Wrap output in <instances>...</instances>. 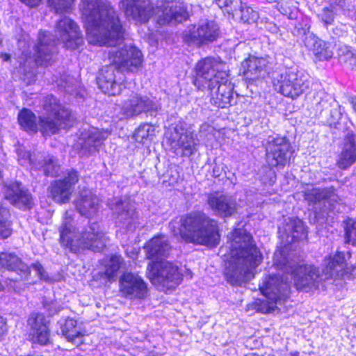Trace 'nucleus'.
Instances as JSON below:
<instances>
[{
  "mask_svg": "<svg viewBox=\"0 0 356 356\" xmlns=\"http://www.w3.org/2000/svg\"><path fill=\"white\" fill-rule=\"evenodd\" d=\"M99 201L98 197L89 190L81 192L76 201V207L81 216L87 218L94 216L98 211Z\"/></svg>",
  "mask_w": 356,
  "mask_h": 356,
  "instance_id": "7c9ffc66",
  "label": "nucleus"
},
{
  "mask_svg": "<svg viewBox=\"0 0 356 356\" xmlns=\"http://www.w3.org/2000/svg\"><path fill=\"white\" fill-rule=\"evenodd\" d=\"M147 270L148 278L155 285L172 287L182 280L177 266L169 261L149 263Z\"/></svg>",
  "mask_w": 356,
  "mask_h": 356,
  "instance_id": "9b49d317",
  "label": "nucleus"
},
{
  "mask_svg": "<svg viewBox=\"0 0 356 356\" xmlns=\"http://www.w3.org/2000/svg\"><path fill=\"white\" fill-rule=\"evenodd\" d=\"M20 1L22 3H24V4L29 6H31V7L37 6L41 1V0H20Z\"/></svg>",
  "mask_w": 356,
  "mask_h": 356,
  "instance_id": "052dcab7",
  "label": "nucleus"
},
{
  "mask_svg": "<svg viewBox=\"0 0 356 356\" xmlns=\"http://www.w3.org/2000/svg\"><path fill=\"white\" fill-rule=\"evenodd\" d=\"M9 211L0 203V238H6L12 234Z\"/></svg>",
  "mask_w": 356,
  "mask_h": 356,
  "instance_id": "37998d69",
  "label": "nucleus"
},
{
  "mask_svg": "<svg viewBox=\"0 0 356 356\" xmlns=\"http://www.w3.org/2000/svg\"><path fill=\"white\" fill-rule=\"evenodd\" d=\"M110 132L105 129H99L90 127L85 129L81 134L77 145L80 147L82 156H89L98 150L103 142L108 138Z\"/></svg>",
  "mask_w": 356,
  "mask_h": 356,
  "instance_id": "aec40b11",
  "label": "nucleus"
},
{
  "mask_svg": "<svg viewBox=\"0 0 356 356\" xmlns=\"http://www.w3.org/2000/svg\"><path fill=\"white\" fill-rule=\"evenodd\" d=\"M207 203L216 215L222 218L231 216L236 210V200L220 192L210 193L207 197Z\"/></svg>",
  "mask_w": 356,
  "mask_h": 356,
  "instance_id": "b1692460",
  "label": "nucleus"
},
{
  "mask_svg": "<svg viewBox=\"0 0 356 356\" xmlns=\"http://www.w3.org/2000/svg\"><path fill=\"white\" fill-rule=\"evenodd\" d=\"M266 175L261 178L263 183L265 184L273 185L276 181L275 172L271 168L266 169Z\"/></svg>",
  "mask_w": 356,
  "mask_h": 356,
  "instance_id": "5fc2aeb1",
  "label": "nucleus"
},
{
  "mask_svg": "<svg viewBox=\"0 0 356 356\" xmlns=\"http://www.w3.org/2000/svg\"><path fill=\"white\" fill-rule=\"evenodd\" d=\"M43 108L50 115H55L58 118H63L64 116V114H62L63 110H68L62 106L58 103L57 99L53 95H48L44 98Z\"/></svg>",
  "mask_w": 356,
  "mask_h": 356,
  "instance_id": "a19ab883",
  "label": "nucleus"
},
{
  "mask_svg": "<svg viewBox=\"0 0 356 356\" xmlns=\"http://www.w3.org/2000/svg\"><path fill=\"white\" fill-rule=\"evenodd\" d=\"M7 331L5 321L0 317V337H1Z\"/></svg>",
  "mask_w": 356,
  "mask_h": 356,
  "instance_id": "680f3d73",
  "label": "nucleus"
},
{
  "mask_svg": "<svg viewBox=\"0 0 356 356\" xmlns=\"http://www.w3.org/2000/svg\"><path fill=\"white\" fill-rule=\"evenodd\" d=\"M31 267L37 273L40 280L49 283L55 282V279L48 275L43 266L39 262L33 264Z\"/></svg>",
  "mask_w": 356,
  "mask_h": 356,
  "instance_id": "864d4df0",
  "label": "nucleus"
},
{
  "mask_svg": "<svg viewBox=\"0 0 356 356\" xmlns=\"http://www.w3.org/2000/svg\"><path fill=\"white\" fill-rule=\"evenodd\" d=\"M125 15L136 23H145L155 13L160 25H177L186 21L189 14L186 4L180 0L158 1L156 10L149 0H121Z\"/></svg>",
  "mask_w": 356,
  "mask_h": 356,
  "instance_id": "7ed1b4c3",
  "label": "nucleus"
},
{
  "mask_svg": "<svg viewBox=\"0 0 356 356\" xmlns=\"http://www.w3.org/2000/svg\"><path fill=\"white\" fill-rule=\"evenodd\" d=\"M120 290L122 296L130 300H143L147 293L146 283L138 274L124 273L120 279Z\"/></svg>",
  "mask_w": 356,
  "mask_h": 356,
  "instance_id": "6ab92c4d",
  "label": "nucleus"
},
{
  "mask_svg": "<svg viewBox=\"0 0 356 356\" xmlns=\"http://www.w3.org/2000/svg\"><path fill=\"white\" fill-rule=\"evenodd\" d=\"M111 209L116 218V224L121 228L131 229L134 222L136 211L128 200L114 199L109 204Z\"/></svg>",
  "mask_w": 356,
  "mask_h": 356,
  "instance_id": "5701e85b",
  "label": "nucleus"
},
{
  "mask_svg": "<svg viewBox=\"0 0 356 356\" xmlns=\"http://www.w3.org/2000/svg\"><path fill=\"white\" fill-rule=\"evenodd\" d=\"M169 143L176 155L190 156L197 150L199 140L185 123L179 122L171 133Z\"/></svg>",
  "mask_w": 356,
  "mask_h": 356,
  "instance_id": "9d476101",
  "label": "nucleus"
},
{
  "mask_svg": "<svg viewBox=\"0 0 356 356\" xmlns=\"http://www.w3.org/2000/svg\"><path fill=\"white\" fill-rule=\"evenodd\" d=\"M239 17L241 21L243 23H254L258 19V13L254 10L251 7L247 6L246 3H243L242 1L238 10L235 13V16Z\"/></svg>",
  "mask_w": 356,
  "mask_h": 356,
  "instance_id": "79ce46f5",
  "label": "nucleus"
},
{
  "mask_svg": "<svg viewBox=\"0 0 356 356\" xmlns=\"http://www.w3.org/2000/svg\"><path fill=\"white\" fill-rule=\"evenodd\" d=\"M273 83L281 94L292 99L307 93L312 85L309 74L296 68H289L275 74Z\"/></svg>",
  "mask_w": 356,
  "mask_h": 356,
  "instance_id": "0eeeda50",
  "label": "nucleus"
},
{
  "mask_svg": "<svg viewBox=\"0 0 356 356\" xmlns=\"http://www.w3.org/2000/svg\"><path fill=\"white\" fill-rule=\"evenodd\" d=\"M79 175L77 171H69L63 179L51 182L49 187L51 197L58 204H65L70 201L74 190V186L79 181Z\"/></svg>",
  "mask_w": 356,
  "mask_h": 356,
  "instance_id": "f3484780",
  "label": "nucleus"
},
{
  "mask_svg": "<svg viewBox=\"0 0 356 356\" xmlns=\"http://www.w3.org/2000/svg\"><path fill=\"white\" fill-rule=\"evenodd\" d=\"M318 104L320 106H321V107L323 109H326L327 107V106L328 105L327 101H324V100L321 101Z\"/></svg>",
  "mask_w": 356,
  "mask_h": 356,
  "instance_id": "0e129e2a",
  "label": "nucleus"
},
{
  "mask_svg": "<svg viewBox=\"0 0 356 356\" xmlns=\"http://www.w3.org/2000/svg\"><path fill=\"white\" fill-rule=\"evenodd\" d=\"M155 129L150 124H143L135 131L134 138L138 143H143L145 140H152L154 135Z\"/></svg>",
  "mask_w": 356,
  "mask_h": 356,
  "instance_id": "c03bdc74",
  "label": "nucleus"
},
{
  "mask_svg": "<svg viewBox=\"0 0 356 356\" xmlns=\"http://www.w3.org/2000/svg\"><path fill=\"white\" fill-rule=\"evenodd\" d=\"M330 3H332L337 9H343L345 1L344 0H330Z\"/></svg>",
  "mask_w": 356,
  "mask_h": 356,
  "instance_id": "bf43d9fd",
  "label": "nucleus"
},
{
  "mask_svg": "<svg viewBox=\"0 0 356 356\" xmlns=\"http://www.w3.org/2000/svg\"><path fill=\"white\" fill-rule=\"evenodd\" d=\"M303 41L307 49L311 50L319 60H328L332 57L333 51L331 45L319 39L315 35H308L303 39Z\"/></svg>",
  "mask_w": 356,
  "mask_h": 356,
  "instance_id": "72a5a7b5",
  "label": "nucleus"
},
{
  "mask_svg": "<svg viewBox=\"0 0 356 356\" xmlns=\"http://www.w3.org/2000/svg\"><path fill=\"white\" fill-rule=\"evenodd\" d=\"M80 10L88 42L100 46H113L109 60L121 72L136 73L143 65V54L131 45L115 47L123 38L118 15L107 0H81Z\"/></svg>",
  "mask_w": 356,
  "mask_h": 356,
  "instance_id": "f257e3e1",
  "label": "nucleus"
},
{
  "mask_svg": "<svg viewBox=\"0 0 356 356\" xmlns=\"http://www.w3.org/2000/svg\"><path fill=\"white\" fill-rule=\"evenodd\" d=\"M125 252L127 256L131 259L136 258L138 254V250L133 247H127Z\"/></svg>",
  "mask_w": 356,
  "mask_h": 356,
  "instance_id": "13d9d810",
  "label": "nucleus"
},
{
  "mask_svg": "<svg viewBox=\"0 0 356 356\" xmlns=\"http://www.w3.org/2000/svg\"><path fill=\"white\" fill-rule=\"evenodd\" d=\"M337 11L338 9L332 3H330L329 6L323 8L318 14V17L323 25L327 27L333 24Z\"/></svg>",
  "mask_w": 356,
  "mask_h": 356,
  "instance_id": "de8ad7c7",
  "label": "nucleus"
},
{
  "mask_svg": "<svg viewBox=\"0 0 356 356\" xmlns=\"http://www.w3.org/2000/svg\"><path fill=\"white\" fill-rule=\"evenodd\" d=\"M273 264L284 271L290 270L297 289L309 292L318 287L319 283L325 280L320 275L317 268L312 265H300L295 268L289 266V261L282 252H276L274 254Z\"/></svg>",
  "mask_w": 356,
  "mask_h": 356,
  "instance_id": "423d86ee",
  "label": "nucleus"
},
{
  "mask_svg": "<svg viewBox=\"0 0 356 356\" xmlns=\"http://www.w3.org/2000/svg\"><path fill=\"white\" fill-rule=\"evenodd\" d=\"M355 138L353 134L348 132L344 138L343 145L337 161V166L341 170L349 168L356 161Z\"/></svg>",
  "mask_w": 356,
  "mask_h": 356,
  "instance_id": "c756f323",
  "label": "nucleus"
},
{
  "mask_svg": "<svg viewBox=\"0 0 356 356\" xmlns=\"http://www.w3.org/2000/svg\"><path fill=\"white\" fill-rule=\"evenodd\" d=\"M207 88L211 93L212 104L226 108L235 103L234 86L228 79L227 71L220 72L216 77L214 83H210Z\"/></svg>",
  "mask_w": 356,
  "mask_h": 356,
  "instance_id": "f8f14e48",
  "label": "nucleus"
},
{
  "mask_svg": "<svg viewBox=\"0 0 356 356\" xmlns=\"http://www.w3.org/2000/svg\"><path fill=\"white\" fill-rule=\"evenodd\" d=\"M266 1L269 2V3H273V2H277L279 1L280 0H266Z\"/></svg>",
  "mask_w": 356,
  "mask_h": 356,
  "instance_id": "338daca9",
  "label": "nucleus"
},
{
  "mask_svg": "<svg viewBox=\"0 0 356 356\" xmlns=\"http://www.w3.org/2000/svg\"><path fill=\"white\" fill-rule=\"evenodd\" d=\"M174 236L186 243L216 246L220 241L217 221L202 211H193L169 224Z\"/></svg>",
  "mask_w": 356,
  "mask_h": 356,
  "instance_id": "20e7f679",
  "label": "nucleus"
},
{
  "mask_svg": "<svg viewBox=\"0 0 356 356\" xmlns=\"http://www.w3.org/2000/svg\"><path fill=\"white\" fill-rule=\"evenodd\" d=\"M38 153L33 152L31 154L29 152L26 151L22 147H19L17 149L18 156V161L21 165H31L33 168H35V165L38 161L37 158Z\"/></svg>",
  "mask_w": 356,
  "mask_h": 356,
  "instance_id": "a18cd8bd",
  "label": "nucleus"
},
{
  "mask_svg": "<svg viewBox=\"0 0 356 356\" xmlns=\"http://www.w3.org/2000/svg\"><path fill=\"white\" fill-rule=\"evenodd\" d=\"M349 253L346 254L342 252H337L334 255L329 256L325 259V267L323 270L324 279H330L339 275H343V271L346 267V261L350 258Z\"/></svg>",
  "mask_w": 356,
  "mask_h": 356,
  "instance_id": "c85d7f7f",
  "label": "nucleus"
},
{
  "mask_svg": "<svg viewBox=\"0 0 356 356\" xmlns=\"http://www.w3.org/2000/svg\"><path fill=\"white\" fill-rule=\"evenodd\" d=\"M45 307L47 309L49 314L51 316L57 314L61 309L60 306L56 302H51L50 304L45 305Z\"/></svg>",
  "mask_w": 356,
  "mask_h": 356,
  "instance_id": "4d7b16f0",
  "label": "nucleus"
},
{
  "mask_svg": "<svg viewBox=\"0 0 356 356\" xmlns=\"http://www.w3.org/2000/svg\"><path fill=\"white\" fill-rule=\"evenodd\" d=\"M332 108L330 111V116L327 119V122L330 127H334L337 129H342L341 123H345L347 118L343 114V108L339 106L337 103L332 100V103L329 104Z\"/></svg>",
  "mask_w": 356,
  "mask_h": 356,
  "instance_id": "58836bf2",
  "label": "nucleus"
},
{
  "mask_svg": "<svg viewBox=\"0 0 356 356\" xmlns=\"http://www.w3.org/2000/svg\"><path fill=\"white\" fill-rule=\"evenodd\" d=\"M266 161L270 167L283 168L290 161L292 147L285 136H268L265 144Z\"/></svg>",
  "mask_w": 356,
  "mask_h": 356,
  "instance_id": "1a4fd4ad",
  "label": "nucleus"
},
{
  "mask_svg": "<svg viewBox=\"0 0 356 356\" xmlns=\"http://www.w3.org/2000/svg\"><path fill=\"white\" fill-rule=\"evenodd\" d=\"M63 118L55 115L40 117L38 121V130L43 135H53L58 132L60 129H67L73 125L74 118L70 110H63Z\"/></svg>",
  "mask_w": 356,
  "mask_h": 356,
  "instance_id": "412c9836",
  "label": "nucleus"
},
{
  "mask_svg": "<svg viewBox=\"0 0 356 356\" xmlns=\"http://www.w3.org/2000/svg\"><path fill=\"white\" fill-rule=\"evenodd\" d=\"M2 60L5 62H8L10 60V56L8 54L4 53L1 56Z\"/></svg>",
  "mask_w": 356,
  "mask_h": 356,
  "instance_id": "e2e57ef3",
  "label": "nucleus"
},
{
  "mask_svg": "<svg viewBox=\"0 0 356 356\" xmlns=\"http://www.w3.org/2000/svg\"><path fill=\"white\" fill-rule=\"evenodd\" d=\"M268 64L266 58L250 56L242 63L243 74L250 80L264 78L268 73Z\"/></svg>",
  "mask_w": 356,
  "mask_h": 356,
  "instance_id": "bb28decb",
  "label": "nucleus"
},
{
  "mask_svg": "<svg viewBox=\"0 0 356 356\" xmlns=\"http://www.w3.org/2000/svg\"><path fill=\"white\" fill-rule=\"evenodd\" d=\"M310 22L307 18H302L296 24L293 30V34L298 37H305V38L309 34H313L309 32Z\"/></svg>",
  "mask_w": 356,
  "mask_h": 356,
  "instance_id": "8fccbe9b",
  "label": "nucleus"
},
{
  "mask_svg": "<svg viewBox=\"0 0 356 356\" xmlns=\"http://www.w3.org/2000/svg\"><path fill=\"white\" fill-rule=\"evenodd\" d=\"M227 71L226 64L218 58L207 57L199 61L195 67V86L202 90L214 83L220 72Z\"/></svg>",
  "mask_w": 356,
  "mask_h": 356,
  "instance_id": "ddd939ff",
  "label": "nucleus"
},
{
  "mask_svg": "<svg viewBox=\"0 0 356 356\" xmlns=\"http://www.w3.org/2000/svg\"><path fill=\"white\" fill-rule=\"evenodd\" d=\"M353 108H354L355 111L356 112V103L353 105Z\"/></svg>",
  "mask_w": 356,
  "mask_h": 356,
  "instance_id": "774afa93",
  "label": "nucleus"
},
{
  "mask_svg": "<svg viewBox=\"0 0 356 356\" xmlns=\"http://www.w3.org/2000/svg\"><path fill=\"white\" fill-rule=\"evenodd\" d=\"M346 243L353 245L356 243V221L349 220L345 228Z\"/></svg>",
  "mask_w": 356,
  "mask_h": 356,
  "instance_id": "603ef678",
  "label": "nucleus"
},
{
  "mask_svg": "<svg viewBox=\"0 0 356 356\" xmlns=\"http://www.w3.org/2000/svg\"><path fill=\"white\" fill-rule=\"evenodd\" d=\"M291 356H300V353L298 351H293L290 353Z\"/></svg>",
  "mask_w": 356,
  "mask_h": 356,
  "instance_id": "69168bd1",
  "label": "nucleus"
},
{
  "mask_svg": "<svg viewBox=\"0 0 356 356\" xmlns=\"http://www.w3.org/2000/svg\"><path fill=\"white\" fill-rule=\"evenodd\" d=\"M55 41L47 31H40L38 43L34 47V61L38 65H47L56 53Z\"/></svg>",
  "mask_w": 356,
  "mask_h": 356,
  "instance_id": "4be33fe9",
  "label": "nucleus"
},
{
  "mask_svg": "<svg viewBox=\"0 0 356 356\" xmlns=\"http://www.w3.org/2000/svg\"><path fill=\"white\" fill-rule=\"evenodd\" d=\"M59 232L61 245L69 248L72 252H76L81 249L101 252L108 241L103 229L97 222L76 231L73 219L68 211L65 213Z\"/></svg>",
  "mask_w": 356,
  "mask_h": 356,
  "instance_id": "39448f33",
  "label": "nucleus"
},
{
  "mask_svg": "<svg viewBox=\"0 0 356 356\" xmlns=\"http://www.w3.org/2000/svg\"><path fill=\"white\" fill-rule=\"evenodd\" d=\"M159 108V104L147 95L132 92L123 103L122 112L127 118H133L143 113L153 115Z\"/></svg>",
  "mask_w": 356,
  "mask_h": 356,
  "instance_id": "dca6fc26",
  "label": "nucleus"
},
{
  "mask_svg": "<svg viewBox=\"0 0 356 356\" xmlns=\"http://www.w3.org/2000/svg\"><path fill=\"white\" fill-rule=\"evenodd\" d=\"M4 195L12 204L19 209L29 208L31 204L30 193L24 190L18 182L5 185Z\"/></svg>",
  "mask_w": 356,
  "mask_h": 356,
  "instance_id": "cd10ccee",
  "label": "nucleus"
},
{
  "mask_svg": "<svg viewBox=\"0 0 356 356\" xmlns=\"http://www.w3.org/2000/svg\"><path fill=\"white\" fill-rule=\"evenodd\" d=\"M289 286V282L280 276L270 275L266 277L259 284V289L266 299L257 300L256 304L259 306L257 309L262 313L270 312L278 302L287 298Z\"/></svg>",
  "mask_w": 356,
  "mask_h": 356,
  "instance_id": "6e6552de",
  "label": "nucleus"
},
{
  "mask_svg": "<svg viewBox=\"0 0 356 356\" xmlns=\"http://www.w3.org/2000/svg\"><path fill=\"white\" fill-rule=\"evenodd\" d=\"M123 74L113 65L103 67L97 78L99 89L105 94L115 96L122 91Z\"/></svg>",
  "mask_w": 356,
  "mask_h": 356,
  "instance_id": "a211bd4d",
  "label": "nucleus"
},
{
  "mask_svg": "<svg viewBox=\"0 0 356 356\" xmlns=\"http://www.w3.org/2000/svg\"><path fill=\"white\" fill-rule=\"evenodd\" d=\"M122 257L120 255H113L105 265V275L108 280H112L120 269L122 263Z\"/></svg>",
  "mask_w": 356,
  "mask_h": 356,
  "instance_id": "49530a36",
  "label": "nucleus"
},
{
  "mask_svg": "<svg viewBox=\"0 0 356 356\" xmlns=\"http://www.w3.org/2000/svg\"><path fill=\"white\" fill-rule=\"evenodd\" d=\"M58 85V86L63 88L65 91L70 92L69 84L70 83V78L69 76L64 74L60 76V79H56L54 80Z\"/></svg>",
  "mask_w": 356,
  "mask_h": 356,
  "instance_id": "6e6d98bb",
  "label": "nucleus"
},
{
  "mask_svg": "<svg viewBox=\"0 0 356 356\" xmlns=\"http://www.w3.org/2000/svg\"><path fill=\"white\" fill-rule=\"evenodd\" d=\"M60 332L68 341L76 346L83 343L84 333L81 327L77 326L76 320L72 318H61L58 321Z\"/></svg>",
  "mask_w": 356,
  "mask_h": 356,
  "instance_id": "473e14b6",
  "label": "nucleus"
},
{
  "mask_svg": "<svg viewBox=\"0 0 356 356\" xmlns=\"http://www.w3.org/2000/svg\"><path fill=\"white\" fill-rule=\"evenodd\" d=\"M74 1V0H48V3L56 13H62L69 12Z\"/></svg>",
  "mask_w": 356,
  "mask_h": 356,
  "instance_id": "09e8293b",
  "label": "nucleus"
},
{
  "mask_svg": "<svg viewBox=\"0 0 356 356\" xmlns=\"http://www.w3.org/2000/svg\"><path fill=\"white\" fill-rule=\"evenodd\" d=\"M33 340L41 345L49 341V321L42 314H32L28 319Z\"/></svg>",
  "mask_w": 356,
  "mask_h": 356,
  "instance_id": "a878e982",
  "label": "nucleus"
},
{
  "mask_svg": "<svg viewBox=\"0 0 356 356\" xmlns=\"http://www.w3.org/2000/svg\"><path fill=\"white\" fill-rule=\"evenodd\" d=\"M277 3V9L289 19H293L298 18V2L295 0H280Z\"/></svg>",
  "mask_w": 356,
  "mask_h": 356,
  "instance_id": "ea45409f",
  "label": "nucleus"
},
{
  "mask_svg": "<svg viewBox=\"0 0 356 356\" xmlns=\"http://www.w3.org/2000/svg\"><path fill=\"white\" fill-rule=\"evenodd\" d=\"M229 240V259L225 276L230 284L241 285L254 277L253 270L261 263L263 256L245 229H235Z\"/></svg>",
  "mask_w": 356,
  "mask_h": 356,
  "instance_id": "f03ea898",
  "label": "nucleus"
},
{
  "mask_svg": "<svg viewBox=\"0 0 356 356\" xmlns=\"http://www.w3.org/2000/svg\"><path fill=\"white\" fill-rule=\"evenodd\" d=\"M38 161L35 165V170H42L47 176H56L59 170L56 159L53 156L45 157L40 152L38 153Z\"/></svg>",
  "mask_w": 356,
  "mask_h": 356,
  "instance_id": "4c0bfd02",
  "label": "nucleus"
},
{
  "mask_svg": "<svg viewBox=\"0 0 356 356\" xmlns=\"http://www.w3.org/2000/svg\"><path fill=\"white\" fill-rule=\"evenodd\" d=\"M170 249L168 238L164 235L153 237L145 246L147 258L149 259H158L166 256Z\"/></svg>",
  "mask_w": 356,
  "mask_h": 356,
  "instance_id": "f704fd0d",
  "label": "nucleus"
},
{
  "mask_svg": "<svg viewBox=\"0 0 356 356\" xmlns=\"http://www.w3.org/2000/svg\"><path fill=\"white\" fill-rule=\"evenodd\" d=\"M304 197L309 206H314L322 201L337 202L339 200V196L335 193L334 187L325 188L309 187L305 190Z\"/></svg>",
  "mask_w": 356,
  "mask_h": 356,
  "instance_id": "2f4dec72",
  "label": "nucleus"
},
{
  "mask_svg": "<svg viewBox=\"0 0 356 356\" xmlns=\"http://www.w3.org/2000/svg\"><path fill=\"white\" fill-rule=\"evenodd\" d=\"M55 35L67 49H74L83 42V38L76 23L68 17L63 16L56 22Z\"/></svg>",
  "mask_w": 356,
  "mask_h": 356,
  "instance_id": "4468645a",
  "label": "nucleus"
},
{
  "mask_svg": "<svg viewBox=\"0 0 356 356\" xmlns=\"http://www.w3.org/2000/svg\"><path fill=\"white\" fill-rule=\"evenodd\" d=\"M4 268L15 273L19 277L10 278V281L26 279L30 274L29 266L16 254L10 252L0 253V269Z\"/></svg>",
  "mask_w": 356,
  "mask_h": 356,
  "instance_id": "393cba45",
  "label": "nucleus"
},
{
  "mask_svg": "<svg viewBox=\"0 0 356 356\" xmlns=\"http://www.w3.org/2000/svg\"><path fill=\"white\" fill-rule=\"evenodd\" d=\"M220 28L214 21H206L193 26L185 33L184 41L194 45L202 46L216 41L220 35Z\"/></svg>",
  "mask_w": 356,
  "mask_h": 356,
  "instance_id": "2eb2a0df",
  "label": "nucleus"
},
{
  "mask_svg": "<svg viewBox=\"0 0 356 356\" xmlns=\"http://www.w3.org/2000/svg\"><path fill=\"white\" fill-rule=\"evenodd\" d=\"M19 124L27 132L36 133L38 131V122L36 115L29 109L23 108L17 115Z\"/></svg>",
  "mask_w": 356,
  "mask_h": 356,
  "instance_id": "e433bc0d",
  "label": "nucleus"
},
{
  "mask_svg": "<svg viewBox=\"0 0 356 356\" xmlns=\"http://www.w3.org/2000/svg\"><path fill=\"white\" fill-rule=\"evenodd\" d=\"M241 1V0H216L219 8H225L227 13L233 17L235 16V13L238 10Z\"/></svg>",
  "mask_w": 356,
  "mask_h": 356,
  "instance_id": "3c124183",
  "label": "nucleus"
},
{
  "mask_svg": "<svg viewBox=\"0 0 356 356\" xmlns=\"http://www.w3.org/2000/svg\"><path fill=\"white\" fill-rule=\"evenodd\" d=\"M284 234L289 243L307 238L303 222L299 218H289L284 226Z\"/></svg>",
  "mask_w": 356,
  "mask_h": 356,
  "instance_id": "c9c22d12",
  "label": "nucleus"
}]
</instances>
